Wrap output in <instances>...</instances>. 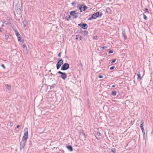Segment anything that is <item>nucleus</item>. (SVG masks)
<instances>
[{
  "instance_id": "nucleus-29",
  "label": "nucleus",
  "mask_w": 153,
  "mask_h": 153,
  "mask_svg": "<svg viewBox=\"0 0 153 153\" xmlns=\"http://www.w3.org/2000/svg\"><path fill=\"white\" fill-rule=\"evenodd\" d=\"M145 10L146 11V12L147 13H149V10L147 8H146L145 9Z\"/></svg>"
},
{
  "instance_id": "nucleus-16",
  "label": "nucleus",
  "mask_w": 153,
  "mask_h": 153,
  "mask_svg": "<svg viewBox=\"0 0 153 153\" xmlns=\"http://www.w3.org/2000/svg\"><path fill=\"white\" fill-rule=\"evenodd\" d=\"M137 75L138 76L137 78V79L140 80L141 79V78L140 76V74L139 71L138 72V73L137 74Z\"/></svg>"
},
{
  "instance_id": "nucleus-46",
  "label": "nucleus",
  "mask_w": 153,
  "mask_h": 153,
  "mask_svg": "<svg viewBox=\"0 0 153 153\" xmlns=\"http://www.w3.org/2000/svg\"><path fill=\"white\" fill-rule=\"evenodd\" d=\"M6 39H7V38H8V37H7L6 36Z\"/></svg>"
},
{
  "instance_id": "nucleus-23",
  "label": "nucleus",
  "mask_w": 153,
  "mask_h": 153,
  "mask_svg": "<svg viewBox=\"0 0 153 153\" xmlns=\"http://www.w3.org/2000/svg\"><path fill=\"white\" fill-rule=\"evenodd\" d=\"M81 134L83 136L84 138H85V134L83 131L81 132Z\"/></svg>"
},
{
  "instance_id": "nucleus-10",
  "label": "nucleus",
  "mask_w": 153,
  "mask_h": 153,
  "mask_svg": "<svg viewBox=\"0 0 153 153\" xmlns=\"http://www.w3.org/2000/svg\"><path fill=\"white\" fill-rule=\"evenodd\" d=\"M15 10L16 13L18 14H19V15H21L22 11L20 8V7H19L18 8H17V7H15Z\"/></svg>"
},
{
  "instance_id": "nucleus-37",
  "label": "nucleus",
  "mask_w": 153,
  "mask_h": 153,
  "mask_svg": "<svg viewBox=\"0 0 153 153\" xmlns=\"http://www.w3.org/2000/svg\"><path fill=\"white\" fill-rule=\"evenodd\" d=\"M99 78H102L103 77V76L102 75H99L98 76Z\"/></svg>"
},
{
  "instance_id": "nucleus-8",
  "label": "nucleus",
  "mask_w": 153,
  "mask_h": 153,
  "mask_svg": "<svg viewBox=\"0 0 153 153\" xmlns=\"http://www.w3.org/2000/svg\"><path fill=\"white\" fill-rule=\"evenodd\" d=\"M87 8V7L84 5H81L79 7V9L80 10L81 12L82 11H84Z\"/></svg>"
},
{
  "instance_id": "nucleus-39",
  "label": "nucleus",
  "mask_w": 153,
  "mask_h": 153,
  "mask_svg": "<svg viewBox=\"0 0 153 153\" xmlns=\"http://www.w3.org/2000/svg\"><path fill=\"white\" fill-rule=\"evenodd\" d=\"M61 52H60V53H59L58 54V56L59 57H60L61 56Z\"/></svg>"
},
{
  "instance_id": "nucleus-25",
  "label": "nucleus",
  "mask_w": 153,
  "mask_h": 153,
  "mask_svg": "<svg viewBox=\"0 0 153 153\" xmlns=\"http://www.w3.org/2000/svg\"><path fill=\"white\" fill-rule=\"evenodd\" d=\"M0 65L2 67L4 68V69H6V68L3 64L1 63V64Z\"/></svg>"
},
{
  "instance_id": "nucleus-2",
  "label": "nucleus",
  "mask_w": 153,
  "mask_h": 153,
  "mask_svg": "<svg viewBox=\"0 0 153 153\" xmlns=\"http://www.w3.org/2000/svg\"><path fill=\"white\" fill-rule=\"evenodd\" d=\"M100 16V14L98 12H97L96 13L92 14L91 17L88 18V20H91L92 19H95Z\"/></svg>"
},
{
  "instance_id": "nucleus-9",
  "label": "nucleus",
  "mask_w": 153,
  "mask_h": 153,
  "mask_svg": "<svg viewBox=\"0 0 153 153\" xmlns=\"http://www.w3.org/2000/svg\"><path fill=\"white\" fill-rule=\"evenodd\" d=\"M70 15L73 16V18H77V13L75 11H72L70 12Z\"/></svg>"
},
{
  "instance_id": "nucleus-15",
  "label": "nucleus",
  "mask_w": 153,
  "mask_h": 153,
  "mask_svg": "<svg viewBox=\"0 0 153 153\" xmlns=\"http://www.w3.org/2000/svg\"><path fill=\"white\" fill-rule=\"evenodd\" d=\"M144 121L143 120H142L141 121L140 127L141 129L143 128Z\"/></svg>"
},
{
  "instance_id": "nucleus-5",
  "label": "nucleus",
  "mask_w": 153,
  "mask_h": 153,
  "mask_svg": "<svg viewBox=\"0 0 153 153\" xmlns=\"http://www.w3.org/2000/svg\"><path fill=\"white\" fill-rule=\"evenodd\" d=\"M63 64V61L62 59H60L58 62L56 64V67L57 69H59L61 65Z\"/></svg>"
},
{
  "instance_id": "nucleus-3",
  "label": "nucleus",
  "mask_w": 153,
  "mask_h": 153,
  "mask_svg": "<svg viewBox=\"0 0 153 153\" xmlns=\"http://www.w3.org/2000/svg\"><path fill=\"white\" fill-rule=\"evenodd\" d=\"M69 68V65L67 63H65L62 66L61 70L63 71L66 70Z\"/></svg>"
},
{
  "instance_id": "nucleus-17",
  "label": "nucleus",
  "mask_w": 153,
  "mask_h": 153,
  "mask_svg": "<svg viewBox=\"0 0 153 153\" xmlns=\"http://www.w3.org/2000/svg\"><path fill=\"white\" fill-rule=\"evenodd\" d=\"M83 34V35L84 36H87L88 34V31H84L82 32Z\"/></svg>"
},
{
  "instance_id": "nucleus-26",
  "label": "nucleus",
  "mask_w": 153,
  "mask_h": 153,
  "mask_svg": "<svg viewBox=\"0 0 153 153\" xmlns=\"http://www.w3.org/2000/svg\"><path fill=\"white\" fill-rule=\"evenodd\" d=\"M96 134L98 136H100L101 135V134L100 132H98Z\"/></svg>"
},
{
  "instance_id": "nucleus-47",
  "label": "nucleus",
  "mask_w": 153,
  "mask_h": 153,
  "mask_svg": "<svg viewBox=\"0 0 153 153\" xmlns=\"http://www.w3.org/2000/svg\"><path fill=\"white\" fill-rule=\"evenodd\" d=\"M6 39H7V38H8V37H7L6 36Z\"/></svg>"
},
{
  "instance_id": "nucleus-21",
  "label": "nucleus",
  "mask_w": 153,
  "mask_h": 153,
  "mask_svg": "<svg viewBox=\"0 0 153 153\" xmlns=\"http://www.w3.org/2000/svg\"><path fill=\"white\" fill-rule=\"evenodd\" d=\"M65 18L68 21L71 19V16L70 15L66 16L65 17Z\"/></svg>"
},
{
  "instance_id": "nucleus-44",
  "label": "nucleus",
  "mask_w": 153,
  "mask_h": 153,
  "mask_svg": "<svg viewBox=\"0 0 153 153\" xmlns=\"http://www.w3.org/2000/svg\"><path fill=\"white\" fill-rule=\"evenodd\" d=\"M102 15V13H101L100 14V16H101Z\"/></svg>"
},
{
  "instance_id": "nucleus-6",
  "label": "nucleus",
  "mask_w": 153,
  "mask_h": 153,
  "mask_svg": "<svg viewBox=\"0 0 153 153\" xmlns=\"http://www.w3.org/2000/svg\"><path fill=\"white\" fill-rule=\"evenodd\" d=\"M24 133L23 137L28 138V128H25L24 130Z\"/></svg>"
},
{
  "instance_id": "nucleus-31",
  "label": "nucleus",
  "mask_w": 153,
  "mask_h": 153,
  "mask_svg": "<svg viewBox=\"0 0 153 153\" xmlns=\"http://www.w3.org/2000/svg\"><path fill=\"white\" fill-rule=\"evenodd\" d=\"M116 59H114L112 61L111 63H113L115 62Z\"/></svg>"
},
{
  "instance_id": "nucleus-18",
  "label": "nucleus",
  "mask_w": 153,
  "mask_h": 153,
  "mask_svg": "<svg viewBox=\"0 0 153 153\" xmlns=\"http://www.w3.org/2000/svg\"><path fill=\"white\" fill-rule=\"evenodd\" d=\"M111 94L112 96H115L116 95V92L115 91H113L112 92Z\"/></svg>"
},
{
  "instance_id": "nucleus-27",
  "label": "nucleus",
  "mask_w": 153,
  "mask_h": 153,
  "mask_svg": "<svg viewBox=\"0 0 153 153\" xmlns=\"http://www.w3.org/2000/svg\"><path fill=\"white\" fill-rule=\"evenodd\" d=\"M113 50H110L108 52V53L109 54H110V53H113Z\"/></svg>"
},
{
  "instance_id": "nucleus-19",
  "label": "nucleus",
  "mask_w": 153,
  "mask_h": 153,
  "mask_svg": "<svg viewBox=\"0 0 153 153\" xmlns=\"http://www.w3.org/2000/svg\"><path fill=\"white\" fill-rule=\"evenodd\" d=\"M77 36H76V40H77L78 39H79V41L81 40L82 39V37H81V36H79L78 37H77Z\"/></svg>"
},
{
  "instance_id": "nucleus-41",
  "label": "nucleus",
  "mask_w": 153,
  "mask_h": 153,
  "mask_svg": "<svg viewBox=\"0 0 153 153\" xmlns=\"http://www.w3.org/2000/svg\"><path fill=\"white\" fill-rule=\"evenodd\" d=\"M20 126V125H18L16 127V128H19V127Z\"/></svg>"
},
{
  "instance_id": "nucleus-32",
  "label": "nucleus",
  "mask_w": 153,
  "mask_h": 153,
  "mask_svg": "<svg viewBox=\"0 0 153 153\" xmlns=\"http://www.w3.org/2000/svg\"><path fill=\"white\" fill-rule=\"evenodd\" d=\"M17 7V8H18L19 7H20V5L19 4H17V5H16V7Z\"/></svg>"
},
{
  "instance_id": "nucleus-14",
  "label": "nucleus",
  "mask_w": 153,
  "mask_h": 153,
  "mask_svg": "<svg viewBox=\"0 0 153 153\" xmlns=\"http://www.w3.org/2000/svg\"><path fill=\"white\" fill-rule=\"evenodd\" d=\"M5 86L7 88V89L8 90H10L11 89V86L10 85H9L8 84H6L5 85Z\"/></svg>"
},
{
  "instance_id": "nucleus-24",
  "label": "nucleus",
  "mask_w": 153,
  "mask_h": 153,
  "mask_svg": "<svg viewBox=\"0 0 153 153\" xmlns=\"http://www.w3.org/2000/svg\"><path fill=\"white\" fill-rule=\"evenodd\" d=\"M107 48V47H106V46H104V47H101V48H100V49L101 50H103V49H105V48Z\"/></svg>"
},
{
  "instance_id": "nucleus-40",
  "label": "nucleus",
  "mask_w": 153,
  "mask_h": 153,
  "mask_svg": "<svg viewBox=\"0 0 153 153\" xmlns=\"http://www.w3.org/2000/svg\"><path fill=\"white\" fill-rule=\"evenodd\" d=\"M23 47L25 48H26V45L25 44H24L23 45Z\"/></svg>"
},
{
  "instance_id": "nucleus-13",
  "label": "nucleus",
  "mask_w": 153,
  "mask_h": 153,
  "mask_svg": "<svg viewBox=\"0 0 153 153\" xmlns=\"http://www.w3.org/2000/svg\"><path fill=\"white\" fill-rule=\"evenodd\" d=\"M67 149L68 150L70 151H73L72 147L71 146H66Z\"/></svg>"
},
{
  "instance_id": "nucleus-33",
  "label": "nucleus",
  "mask_w": 153,
  "mask_h": 153,
  "mask_svg": "<svg viewBox=\"0 0 153 153\" xmlns=\"http://www.w3.org/2000/svg\"><path fill=\"white\" fill-rule=\"evenodd\" d=\"M141 129V130L142 131L143 133H145V130H144V128H143Z\"/></svg>"
},
{
  "instance_id": "nucleus-7",
  "label": "nucleus",
  "mask_w": 153,
  "mask_h": 153,
  "mask_svg": "<svg viewBox=\"0 0 153 153\" xmlns=\"http://www.w3.org/2000/svg\"><path fill=\"white\" fill-rule=\"evenodd\" d=\"M78 26L84 29H86L88 27V25L85 23L84 24H78Z\"/></svg>"
},
{
  "instance_id": "nucleus-34",
  "label": "nucleus",
  "mask_w": 153,
  "mask_h": 153,
  "mask_svg": "<svg viewBox=\"0 0 153 153\" xmlns=\"http://www.w3.org/2000/svg\"><path fill=\"white\" fill-rule=\"evenodd\" d=\"M97 36H94L93 38L94 39H97Z\"/></svg>"
},
{
  "instance_id": "nucleus-35",
  "label": "nucleus",
  "mask_w": 153,
  "mask_h": 153,
  "mask_svg": "<svg viewBox=\"0 0 153 153\" xmlns=\"http://www.w3.org/2000/svg\"><path fill=\"white\" fill-rule=\"evenodd\" d=\"M10 125L11 126H12L13 125V122H11L10 123Z\"/></svg>"
},
{
  "instance_id": "nucleus-38",
  "label": "nucleus",
  "mask_w": 153,
  "mask_h": 153,
  "mask_svg": "<svg viewBox=\"0 0 153 153\" xmlns=\"http://www.w3.org/2000/svg\"><path fill=\"white\" fill-rule=\"evenodd\" d=\"M75 4V2L74 1H73L71 3L72 5L73 6L74 5V4Z\"/></svg>"
},
{
  "instance_id": "nucleus-43",
  "label": "nucleus",
  "mask_w": 153,
  "mask_h": 153,
  "mask_svg": "<svg viewBox=\"0 0 153 153\" xmlns=\"http://www.w3.org/2000/svg\"><path fill=\"white\" fill-rule=\"evenodd\" d=\"M2 29H1L0 27V32H2Z\"/></svg>"
},
{
  "instance_id": "nucleus-42",
  "label": "nucleus",
  "mask_w": 153,
  "mask_h": 153,
  "mask_svg": "<svg viewBox=\"0 0 153 153\" xmlns=\"http://www.w3.org/2000/svg\"><path fill=\"white\" fill-rule=\"evenodd\" d=\"M115 87V85H112V88H114V87Z\"/></svg>"
},
{
  "instance_id": "nucleus-1",
  "label": "nucleus",
  "mask_w": 153,
  "mask_h": 153,
  "mask_svg": "<svg viewBox=\"0 0 153 153\" xmlns=\"http://www.w3.org/2000/svg\"><path fill=\"white\" fill-rule=\"evenodd\" d=\"M27 139L28 138L22 137V140L20 143V149L21 150L24 148Z\"/></svg>"
},
{
  "instance_id": "nucleus-30",
  "label": "nucleus",
  "mask_w": 153,
  "mask_h": 153,
  "mask_svg": "<svg viewBox=\"0 0 153 153\" xmlns=\"http://www.w3.org/2000/svg\"><path fill=\"white\" fill-rule=\"evenodd\" d=\"M111 151L113 153H115L116 152V151L114 149H112Z\"/></svg>"
},
{
  "instance_id": "nucleus-4",
  "label": "nucleus",
  "mask_w": 153,
  "mask_h": 153,
  "mask_svg": "<svg viewBox=\"0 0 153 153\" xmlns=\"http://www.w3.org/2000/svg\"><path fill=\"white\" fill-rule=\"evenodd\" d=\"M58 73L61 74V77L63 79H65L67 77V74L65 73L62 72L60 71L58 72Z\"/></svg>"
},
{
  "instance_id": "nucleus-20",
  "label": "nucleus",
  "mask_w": 153,
  "mask_h": 153,
  "mask_svg": "<svg viewBox=\"0 0 153 153\" xmlns=\"http://www.w3.org/2000/svg\"><path fill=\"white\" fill-rule=\"evenodd\" d=\"M106 11L108 13H110L111 12V10L110 8L107 7L106 9Z\"/></svg>"
},
{
  "instance_id": "nucleus-11",
  "label": "nucleus",
  "mask_w": 153,
  "mask_h": 153,
  "mask_svg": "<svg viewBox=\"0 0 153 153\" xmlns=\"http://www.w3.org/2000/svg\"><path fill=\"white\" fill-rule=\"evenodd\" d=\"M15 33L17 37L18 38V41H20L21 39V36L20 34L17 30H15Z\"/></svg>"
},
{
  "instance_id": "nucleus-12",
  "label": "nucleus",
  "mask_w": 153,
  "mask_h": 153,
  "mask_svg": "<svg viewBox=\"0 0 153 153\" xmlns=\"http://www.w3.org/2000/svg\"><path fill=\"white\" fill-rule=\"evenodd\" d=\"M122 36L125 39H126L127 37L126 36V34L125 31V30L123 28L122 29Z\"/></svg>"
},
{
  "instance_id": "nucleus-36",
  "label": "nucleus",
  "mask_w": 153,
  "mask_h": 153,
  "mask_svg": "<svg viewBox=\"0 0 153 153\" xmlns=\"http://www.w3.org/2000/svg\"><path fill=\"white\" fill-rule=\"evenodd\" d=\"M143 137L144 139H145V133H143Z\"/></svg>"
},
{
  "instance_id": "nucleus-28",
  "label": "nucleus",
  "mask_w": 153,
  "mask_h": 153,
  "mask_svg": "<svg viewBox=\"0 0 153 153\" xmlns=\"http://www.w3.org/2000/svg\"><path fill=\"white\" fill-rule=\"evenodd\" d=\"M114 68H115V67L114 66H112L110 68V70H112Z\"/></svg>"
},
{
  "instance_id": "nucleus-22",
  "label": "nucleus",
  "mask_w": 153,
  "mask_h": 153,
  "mask_svg": "<svg viewBox=\"0 0 153 153\" xmlns=\"http://www.w3.org/2000/svg\"><path fill=\"white\" fill-rule=\"evenodd\" d=\"M143 18L145 20H147V18L146 16L144 14H143Z\"/></svg>"
},
{
  "instance_id": "nucleus-45",
  "label": "nucleus",
  "mask_w": 153,
  "mask_h": 153,
  "mask_svg": "<svg viewBox=\"0 0 153 153\" xmlns=\"http://www.w3.org/2000/svg\"><path fill=\"white\" fill-rule=\"evenodd\" d=\"M6 39H7V38H8V37H7L6 36Z\"/></svg>"
}]
</instances>
